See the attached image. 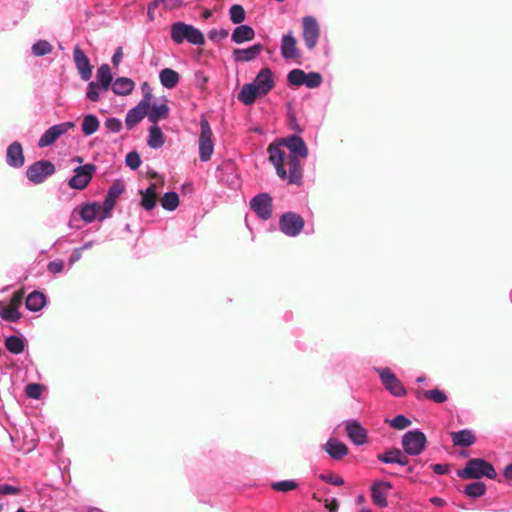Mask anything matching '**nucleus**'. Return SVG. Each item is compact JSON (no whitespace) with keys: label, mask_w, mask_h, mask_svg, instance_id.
<instances>
[{"label":"nucleus","mask_w":512,"mask_h":512,"mask_svg":"<svg viewBox=\"0 0 512 512\" xmlns=\"http://www.w3.org/2000/svg\"><path fill=\"white\" fill-rule=\"evenodd\" d=\"M400 449L392 448L385 452L378 454L377 459L384 464H395L396 459L400 456Z\"/></svg>","instance_id":"nucleus-46"},{"label":"nucleus","mask_w":512,"mask_h":512,"mask_svg":"<svg viewBox=\"0 0 512 512\" xmlns=\"http://www.w3.org/2000/svg\"><path fill=\"white\" fill-rule=\"evenodd\" d=\"M426 443V435L419 429L409 430L401 438L402 449L409 456L422 454L426 448Z\"/></svg>","instance_id":"nucleus-4"},{"label":"nucleus","mask_w":512,"mask_h":512,"mask_svg":"<svg viewBox=\"0 0 512 512\" xmlns=\"http://www.w3.org/2000/svg\"><path fill=\"white\" fill-rule=\"evenodd\" d=\"M374 370L378 374L385 389L393 396L403 397L407 394L404 385L389 368L375 367Z\"/></svg>","instance_id":"nucleus-9"},{"label":"nucleus","mask_w":512,"mask_h":512,"mask_svg":"<svg viewBox=\"0 0 512 512\" xmlns=\"http://www.w3.org/2000/svg\"><path fill=\"white\" fill-rule=\"evenodd\" d=\"M159 2H160V0H154L152 3L149 4V6H148V18H149V20H153L154 19V10L158 6Z\"/></svg>","instance_id":"nucleus-61"},{"label":"nucleus","mask_w":512,"mask_h":512,"mask_svg":"<svg viewBox=\"0 0 512 512\" xmlns=\"http://www.w3.org/2000/svg\"><path fill=\"white\" fill-rule=\"evenodd\" d=\"M280 49L281 55L285 60L294 59L300 56L297 48V41L293 36L292 31H289L282 36Z\"/></svg>","instance_id":"nucleus-24"},{"label":"nucleus","mask_w":512,"mask_h":512,"mask_svg":"<svg viewBox=\"0 0 512 512\" xmlns=\"http://www.w3.org/2000/svg\"><path fill=\"white\" fill-rule=\"evenodd\" d=\"M322 81H323V78L320 73L309 72V73H306L304 85L307 88L313 89V88L319 87L322 84Z\"/></svg>","instance_id":"nucleus-48"},{"label":"nucleus","mask_w":512,"mask_h":512,"mask_svg":"<svg viewBox=\"0 0 512 512\" xmlns=\"http://www.w3.org/2000/svg\"><path fill=\"white\" fill-rule=\"evenodd\" d=\"M255 37L254 29L245 24H239L232 32L231 40L236 44H242L253 40Z\"/></svg>","instance_id":"nucleus-29"},{"label":"nucleus","mask_w":512,"mask_h":512,"mask_svg":"<svg viewBox=\"0 0 512 512\" xmlns=\"http://www.w3.org/2000/svg\"><path fill=\"white\" fill-rule=\"evenodd\" d=\"M19 491V488L10 484H0V495H16Z\"/></svg>","instance_id":"nucleus-56"},{"label":"nucleus","mask_w":512,"mask_h":512,"mask_svg":"<svg viewBox=\"0 0 512 512\" xmlns=\"http://www.w3.org/2000/svg\"><path fill=\"white\" fill-rule=\"evenodd\" d=\"M135 88V83L128 77H118L113 81L112 91L119 96H127L132 93Z\"/></svg>","instance_id":"nucleus-30"},{"label":"nucleus","mask_w":512,"mask_h":512,"mask_svg":"<svg viewBox=\"0 0 512 512\" xmlns=\"http://www.w3.org/2000/svg\"><path fill=\"white\" fill-rule=\"evenodd\" d=\"M46 305V296L40 291L31 292L25 301L26 309L31 312H38Z\"/></svg>","instance_id":"nucleus-31"},{"label":"nucleus","mask_w":512,"mask_h":512,"mask_svg":"<svg viewBox=\"0 0 512 512\" xmlns=\"http://www.w3.org/2000/svg\"><path fill=\"white\" fill-rule=\"evenodd\" d=\"M113 84V75L108 64H102L96 71V80L90 81L86 88L85 97L91 102H98Z\"/></svg>","instance_id":"nucleus-1"},{"label":"nucleus","mask_w":512,"mask_h":512,"mask_svg":"<svg viewBox=\"0 0 512 512\" xmlns=\"http://www.w3.org/2000/svg\"><path fill=\"white\" fill-rule=\"evenodd\" d=\"M125 163L132 170L138 169L141 165V158L139 153L136 151H131L127 153Z\"/></svg>","instance_id":"nucleus-50"},{"label":"nucleus","mask_w":512,"mask_h":512,"mask_svg":"<svg viewBox=\"0 0 512 512\" xmlns=\"http://www.w3.org/2000/svg\"><path fill=\"white\" fill-rule=\"evenodd\" d=\"M141 196V205L145 210L150 211L156 206V190L154 185H150L142 191Z\"/></svg>","instance_id":"nucleus-37"},{"label":"nucleus","mask_w":512,"mask_h":512,"mask_svg":"<svg viewBox=\"0 0 512 512\" xmlns=\"http://www.w3.org/2000/svg\"><path fill=\"white\" fill-rule=\"evenodd\" d=\"M252 84L260 92V96L267 95L274 87L275 82L270 68H262L256 75Z\"/></svg>","instance_id":"nucleus-21"},{"label":"nucleus","mask_w":512,"mask_h":512,"mask_svg":"<svg viewBox=\"0 0 512 512\" xmlns=\"http://www.w3.org/2000/svg\"><path fill=\"white\" fill-rule=\"evenodd\" d=\"M392 484L389 481L376 480L371 485V498L373 503L380 507H387V492L392 489Z\"/></svg>","instance_id":"nucleus-19"},{"label":"nucleus","mask_w":512,"mask_h":512,"mask_svg":"<svg viewBox=\"0 0 512 512\" xmlns=\"http://www.w3.org/2000/svg\"><path fill=\"white\" fill-rule=\"evenodd\" d=\"M416 398L418 400L427 399L437 404L444 403L448 399L446 393L443 390L437 388L426 391H417Z\"/></svg>","instance_id":"nucleus-35"},{"label":"nucleus","mask_w":512,"mask_h":512,"mask_svg":"<svg viewBox=\"0 0 512 512\" xmlns=\"http://www.w3.org/2000/svg\"><path fill=\"white\" fill-rule=\"evenodd\" d=\"M179 78V74L171 68H164L159 73L160 83L167 89L174 88L178 84Z\"/></svg>","instance_id":"nucleus-36"},{"label":"nucleus","mask_w":512,"mask_h":512,"mask_svg":"<svg viewBox=\"0 0 512 512\" xmlns=\"http://www.w3.org/2000/svg\"><path fill=\"white\" fill-rule=\"evenodd\" d=\"M200 129L201 133L198 141L199 158L202 162H207L213 155L214 142L212 140V129L205 117H202L200 120Z\"/></svg>","instance_id":"nucleus-5"},{"label":"nucleus","mask_w":512,"mask_h":512,"mask_svg":"<svg viewBox=\"0 0 512 512\" xmlns=\"http://www.w3.org/2000/svg\"><path fill=\"white\" fill-rule=\"evenodd\" d=\"M95 171L96 166L92 163L76 167L73 176L68 180L69 187L75 190H84L91 182Z\"/></svg>","instance_id":"nucleus-10"},{"label":"nucleus","mask_w":512,"mask_h":512,"mask_svg":"<svg viewBox=\"0 0 512 512\" xmlns=\"http://www.w3.org/2000/svg\"><path fill=\"white\" fill-rule=\"evenodd\" d=\"M430 502H431L433 505L438 506V507H442V506H444V505H445V503H446L444 499H442V498H440V497H437V496L432 497V498L430 499Z\"/></svg>","instance_id":"nucleus-63"},{"label":"nucleus","mask_w":512,"mask_h":512,"mask_svg":"<svg viewBox=\"0 0 512 512\" xmlns=\"http://www.w3.org/2000/svg\"><path fill=\"white\" fill-rule=\"evenodd\" d=\"M486 490V485L483 482L475 481L465 487L464 493L470 498H479L486 493Z\"/></svg>","instance_id":"nucleus-40"},{"label":"nucleus","mask_w":512,"mask_h":512,"mask_svg":"<svg viewBox=\"0 0 512 512\" xmlns=\"http://www.w3.org/2000/svg\"><path fill=\"white\" fill-rule=\"evenodd\" d=\"M305 221L296 212L283 213L278 222L279 230L288 237H297L303 231Z\"/></svg>","instance_id":"nucleus-6"},{"label":"nucleus","mask_w":512,"mask_h":512,"mask_svg":"<svg viewBox=\"0 0 512 512\" xmlns=\"http://www.w3.org/2000/svg\"><path fill=\"white\" fill-rule=\"evenodd\" d=\"M82 257V251L81 249H79L78 247L77 248H74L72 250V253L68 259V266H67V270H69L76 262H78Z\"/></svg>","instance_id":"nucleus-55"},{"label":"nucleus","mask_w":512,"mask_h":512,"mask_svg":"<svg viewBox=\"0 0 512 512\" xmlns=\"http://www.w3.org/2000/svg\"><path fill=\"white\" fill-rule=\"evenodd\" d=\"M431 469L438 475H445L449 472V465L447 464H433Z\"/></svg>","instance_id":"nucleus-58"},{"label":"nucleus","mask_w":512,"mask_h":512,"mask_svg":"<svg viewBox=\"0 0 512 512\" xmlns=\"http://www.w3.org/2000/svg\"><path fill=\"white\" fill-rule=\"evenodd\" d=\"M408 455L404 452V451H400V456H398V458L396 459V463L395 464H398L400 466H408L409 464V459L407 457Z\"/></svg>","instance_id":"nucleus-60"},{"label":"nucleus","mask_w":512,"mask_h":512,"mask_svg":"<svg viewBox=\"0 0 512 512\" xmlns=\"http://www.w3.org/2000/svg\"><path fill=\"white\" fill-rule=\"evenodd\" d=\"M101 211V205L97 202H87L80 207L74 209L72 217L69 221V227L70 228H79V226L74 224V214L78 213V216L81 220H83L85 223H92L94 220L98 219L99 216L102 214Z\"/></svg>","instance_id":"nucleus-14"},{"label":"nucleus","mask_w":512,"mask_h":512,"mask_svg":"<svg viewBox=\"0 0 512 512\" xmlns=\"http://www.w3.org/2000/svg\"><path fill=\"white\" fill-rule=\"evenodd\" d=\"M344 427L349 440L356 446H362L368 441L366 429L356 419L344 421Z\"/></svg>","instance_id":"nucleus-16"},{"label":"nucleus","mask_w":512,"mask_h":512,"mask_svg":"<svg viewBox=\"0 0 512 512\" xmlns=\"http://www.w3.org/2000/svg\"><path fill=\"white\" fill-rule=\"evenodd\" d=\"M94 245V241H87L82 246L78 247L83 252L84 250L91 249Z\"/></svg>","instance_id":"nucleus-64"},{"label":"nucleus","mask_w":512,"mask_h":512,"mask_svg":"<svg viewBox=\"0 0 512 512\" xmlns=\"http://www.w3.org/2000/svg\"><path fill=\"white\" fill-rule=\"evenodd\" d=\"M258 96H260V92L251 82L242 86L238 94V100L248 106L252 105Z\"/></svg>","instance_id":"nucleus-32"},{"label":"nucleus","mask_w":512,"mask_h":512,"mask_svg":"<svg viewBox=\"0 0 512 512\" xmlns=\"http://www.w3.org/2000/svg\"><path fill=\"white\" fill-rule=\"evenodd\" d=\"M165 143V135L158 125H151L148 129L147 145L151 149H159Z\"/></svg>","instance_id":"nucleus-33"},{"label":"nucleus","mask_w":512,"mask_h":512,"mask_svg":"<svg viewBox=\"0 0 512 512\" xmlns=\"http://www.w3.org/2000/svg\"><path fill=\"white\" fill-rule=\"evenodd\" d=\"M306 73L301 69H293L287 75V81L290 85L302 86L305 83Z\"/></svg>","instance_id":"nucleus-45"},{"label":"nucleus","mask_w":512,"mask_h":512,"mask_svg":"<svg viewBox=\"0 0 512 512\" xmlns=\"http://www.w3.org/2000/svg\"><path fill=\"white\" fill-rule=\"evenodd\" d=\"M457 475L462 479H480L481 477L495 479L497 473L492 464L483 459L476 458L470 459L465 467L457 472Z\"/></svg>","instance_id":"nucleus-3"},{"label":"nucleus","mask_w":512,"mask_h":512,"mask_svg":"<svg viewBox=\"0 0 512 512\" xmlns=\"http://www.w3.org/2000/svg\"><path fill=\"white\" fill-rule=\"evenodd\" d=\"M122 59H123V49H122V47H118L114 51V54L112 55V58H111V62L113 64V66L118 67L119 64L121 63Z\"/></svg>","instance_id":"nucleus-57"},{"label":"nucleus","mask_w":512,"mask_h":512,"mask_svg":"<svg viewBox=\"0 0 512 512\" xmlns=\"http://www.w3.org/2000/svg\"><path fill=\"white\" fill-rule=\"evenodd\" d=\"M124 191V184L120 181L114 182L108 189L102 205V214L99 216V221L111 216L112 210L115 206L116 200Z\"/></svg>","instance_id":"nucleus-15"},{"label":"nucleus","mask_w":512,"mask_h":512,"mask_svg":"<svg viewBox=\"0 0 512 512\" xmlns=\"http://www.w3.org/2000/svg\"><path fill=\"white\" fill-rule=\"evenodd\" d=\"M229 35V31L227 29H212L208 33V38L211 41H221L225 39Z\"/></svg>","instance_id":"nucleus-53"},{"label":"nucleus","mask_w":512,"mask_h":512,"mask_svg":"<svg viewBox=\"0 0 512 512\" xmlns=\"http://www.w3.org/2000/svg\"><path fill=\"white\" fill-rule=\"evenodd\" d=\"M263 45L256 43L248 48H237L232 53V58L236 63L250 62L256 59L262 52Z\"/></svg>","instance_id":"nucleus-23"},{"label":"nucleus","mask_w":512,"mask_h":512,"mask_svg":"<svg viewBox=\"0 0 512 512\" xmlns=\"http://www.w3.org/2000/svg\"><path fill=\"white\" fill-rule=\"evenodd\" d=\"M280 145L285 146L289 149V156H299L306 158L308 156V148L304 140L298 135H290L280 140Z\"/></svg>","instance_id":"nucleus-20"},{"label":"nucleus","mask_w":512,"mask_h":512,"mask_svg":"<svg viewBox=\"0 0 512 512\" xmlns=\"http://www.w3.org/2000/svg\"><path fill=\"white\" fill-rule=\"evenodd\" d=\"M168 9H174L181 6L183 0H160Z\"/></svg>","instance_id":"nucleus-59"},{"label":"nucleus","mask_w":512,"mask_h":512,"mask_svg":"<svg viewBox=\"0 0 512 512\" xmlns=\"http://www.w3.org/2000/svg\"><path fill=\"white\" fill-rule=\"evenodd\" d=\"M25 158L21 143L18 141L12 142L6 151V163L9 167L18 169L24 165Z\"/></svg>","instance_id":"nucleus-22"},{"label":"nucleus","mask_w":512,"mask_h":512,"mask_svg":"<svg viewBox=\"0 0 512 512\" xmlns=\"http://www.w3.org/2000/svg\"><path fill=\"white\" fill-rule=\"evenodd\" d=\"M43 386L38 383H29L25 387V393L28 398L38 400L41 398Z\"/></svg>","instance_id":"nucleus-49"},{"label":"nucleus","mask_w":512,"mask_h":512,"mask_svg":"<svg viewBox=\"0 0 512 512\" xmlns=\"http://www.w3.org/2000/svg\"><path fill=\"white\" fill-rule=\"evenodd\" d=\"M105 127L113 133H119L123 127L122 122L120 119L111 117L106 119L105 121Z\"/></svg>","instance_id":"nucleus-51"},{"label":"nucleus","mask_w":512,"mask_h":512,"mask_svg":"<svg viewBox=\"0 0 512 512\" xmlns=\"http://www.w3.org/2000/svg\"><path fill=\"white\" fill-rule=\"evenodd\" d=\"M169 115V106L167 105L166 100L162 103H150V108H148V113L146 114L148 121L152 123V125H158L160 120L166 119Z\"/></svg>","instance_id":"nucleus-25"},{"label":"nucleus","mask_w":512,"mask_h":512,"mask_svg":"<svg viewBox=\"0 0 512 512\" xmlns=\"http://www.w3.org/2000/svg\"><path fill=\"white\" fill-rule=\"evenodd\" d=\"M302 38L307 50L315 49L320 38V26L314 16L308 15L302 18Z\"/></svg>","instance_id":"nucleus-8"},{"label":"nucleus","mask_w":512,"mask_h":512,"mask_svg":"<svg viewBox=\"0 0 512 512\" xmlns=\"http://www.w3.org/2000/svg\"><path fill=\"white\" fill-rule=\"evenodd\" d=\"M171 39L176 44H181L184 41L192 45H203L205 38L203 33L191 24L181 21L175 22L171 25Z\"/></svg>","instance_id":"nucleus-2"},{"label":"nucleus","mask_w":512,"mask_h":512,"mask_svg":"<svg viewBox=\"0 0 512 512\" xmlns=\"http://www.w3.org/2000/svg\"><path fill=\"white\" fill-rule=\"evenodd\" d=\"M152 99V95L150 92H146L144 94L143 99L133 108L128 110L125 117V126L128 130L133 129L138 123H140L148 113V108H150V101Z\"/></svg>","instance_id":"nucleus-11"},{"label":"nucleus","mask_w":512,"mask_h":512,"mask_svg":"<svg viewBox=\"0 0 512 512\" xmlns=\"http://www.w3.org/2000/svg\"><path fill=\"white\" fill-rule=\"evenodd\" d=\"M74 127V123L67 121L49 127L39 138L38 147L44 148L53 145L61 136Z\"/></svg>","instance_id":"nucleus-12"},{"label":"nucleus","mask_w":512,"mask_h":512,"mask_svg":"<svg viewBox=\"0 0 512 512\" xmlns=\"http://www.w3.org/2000/svg\"><path fill=\"white\" fill-rule=\"evenodd\" d=\"M272 197L268 193H259L250 200V208L261 220L272 216Z\"/></svg>","instance_id":"nucleus-13"},{"label":"nucleus","mask_w":512,"mask_h":512,"mask_svg":"<svg viewBox=\"0 0 512 512\" xmlns=\"http://www.w3.org/2000/svg\"><path fill=\"white\" fill-rule=\"evenodd\" d=\"M324 450L333 460H340L348 454V447L336 438H330L324 445Z\"/></svg>","instance_id":"nucleus-26"},{"label":"nucleus","mask_w":512,"mask_h":512,"mask_svg":"<svg viewBox=\"0 0 512 512\" xmlns=\"http://www.w3.org/2000/svg\"><path fill=\"white\" fill-rule=\"evenodd\" d=\"M451 440L457 447H469L476 442V436L471 429H462L452 432Z\"/></svg>","instance_id":"nucleus-28"},{"label":"nucleus","mask_w":512,"mask_h":512,"mask_svg":"<svg viewBox=\"0 0 512 512\" xmlns=\"http://www.w3.org/2000/svg\"><path fill=\"white\" fill-rule=\"evenodd\" d=\"M75 67L83 81H89L92 77V66L85 52L77 45L73 49Z\"/></svg>","instance_id":"nucleus-18"},{"label":"nucleus","mask_w":512,"mask_h":512,"mask_svg":"<svg viewBox=\"0 0 512 512\" xmlns=\"http://www.w3.org/2000/svg\"><path fill=\"white\" fill-rule=\"evenodd\" d=\"M5 346L10 353L15 355L22 353L25 348L23 339L16 335L6 337Z\"/></svg>","instance_id":"nucleus-39"},{"label":"nucleus","mask_w":512,"mask_h":512,"mask_svg":"<svg viewBox=\"0 0 512 512\" xmlns=\"http://www.w3.org/2000/svg\"><path fill=\"white\" fill-rule=\"evenodd\" d=\"M297 487H298V483L296 480H293V479L277 481V482H273L271 484V488L274 491L283 492V493L292 491V490L296 489Z\"/></svg>","instance_id":"nucleus-43"},{"label":"nucleus","mask_w":512,"mask_h":512,"mask_svg":"<svg viewBox=\"0 0 512 512\" xmlns=\"http://www.w3.org/2000/svg\"><path fill=\"white\" fill-rule=\"evenodd\" d=\"M320 479L326 483H330L334 486H342L344 484V479L338 475L332 474H321Z\"/></svg>","instance_id":"nucleus-54"},{"label":"nucleus","mask_w":512,"mask_h":512,"mask_svg":"<svg viewBox=\"0 0 512 512\" xmlns=\"http://www.w3.org/2000/svg\"><path fill=\"white\" fill-rule=\"evenodd\" d=\"M53 47L47 40H37L31 47L34 56L42 57L52 52Z\"/></svg>","instance_id":"nucleus-42"},{"label":"nucleus","mask_w":512,"mask_h":512,"mask_svg":"<svg viewBox=\"0 0 512 512\" xmlns=\"http://www.w3.org/2000/svg\"><path fill=\"white\" fill-rule=\"evenodd\" d=\"M505 479L512 481V463L508 464L503 470Z\"/></svg>","instance_id":"nucleus-62"},{"label":"nucleus","mask_w":512,"mask_h":512,"mask_svg":"<svg viewBox=\"0 0 512 512\" xmlns=\"http://www.w3.org/2000/svg\"><path fill=\"white\" fill-rule=\"evenodd\" d=\"M179 205V196L176 192L169 191L161 199V206L167 211H174Z\"/></svg>","instance_id":"nucleus-41"},{"label":"nucleus","mask_w":512,"mask_h":512,"mask_svg":"<svg viewBox=\"0 0 512 512\" xmlns=\"http://www.w3.org/2000/svg\"><path fill=\"white\" fill-rule=\"evenodd\" d=\"M230 20L234 24H241L246 17L244 8L240 4H234L229 9Z\"/></svg>","instance_id":"nucleus-44"},{"label":"nucleus","mask_w":512,"mask_h":512,"mask_svg":"<svg viewBox=\"0 0 512 512\" xmlns=\"http://www.w3.org/2000/svg\"><path fill=\"white\" fill-rule=\"evenodd\" d=\"M288 169L287 181L289 184H302V168L299 159L296 156H288Z\"/></svg>","instance_id":"nucleus-27"},{"label":"nucleus","mask_w":512,"mask_h":512,"mask_svg":"<svg viewBox=\"0 0 512 512\" xmlns=\"http://www.w3.org/2000/svg\"><path fill=\"white\" fill-rule=\"evenodd\" d=\"M47 270L52 274L62 273L65 270V263L61 259L50 261L47 264Z\"/></svg>","instance_id":"nucleus-52"},{"label":"nucleus","mask_w":512,"mask_h":512,"mask_svg":"<svg viewBox=\"0 0 512 512\" xmlns=\"http://www.w3.org/2000/svg\"><path fill=\"white\" fill-rule=\"evenodd\" d=\"M55 171V165L51 161L39 160L28 166L26 176L33 184H41Z\"/></svg>","instance_id":"nucleus-7"},{"label":"nucleus","mask_w":512,"mask_h":512,"mask_svg":"<svg viewBox=\"0 0 512 512\" xmlns=\"http://www.w3.org/2000/svg\"><path fill=\"white\" fill-rule=\"evenodd\" d=\"M98 118L93 114H88L83 118L81 129L84 135L90 136L99 129Z\"/></svg>","instance_id":"nucleus-38"},{"label":"nucleus","mask_w":512,"mask_h":512,"mask_svg":"<svg viewBox=\"0 0 512 512\" xmlns=\"http://www.w3.org/2000/svg\"><path fill=\"white\" fill-rule=\"evenodd\" d=\"M269 160L273 164L276 170V174L282 180H286L287 171L285 169V160H288V156L285 151H283L279 145L270 144L268 146Z\"/></svg>","instance_id":"nucleus-17"},{"label":"nucleus","mask_w":512,"mask_h":512,"mask_svg":"<svg viewBox=\"0 0 512 512\" xmlns=\"http://www.w3.org/2000/svg\"><path fill=\"white\" fill-rule=\"evenodd\" d=\"M387 423L390 424L391 427L397 430H403L411 425V420L405 415H397L392 419H386Z\"/></svg>","instance_id":"nucleus-47"},{"label":"nucleus","mask_w":512,"mask_h":512,"mask_svg":"<svg viewBox=\"0 0 512 512\" xmlns=\"http://www.w3.org/2000/svg\"><path fill=\"white\" fill-rule=\"evenodd\" d=\"M20 304V297H15L11 304L8 306H5L0 311V316L3 320L9 321V322H17L20 317L21 313L18 310V306Z\"/></svg>","instance_id":"nucleus-34"}]
</instances>
